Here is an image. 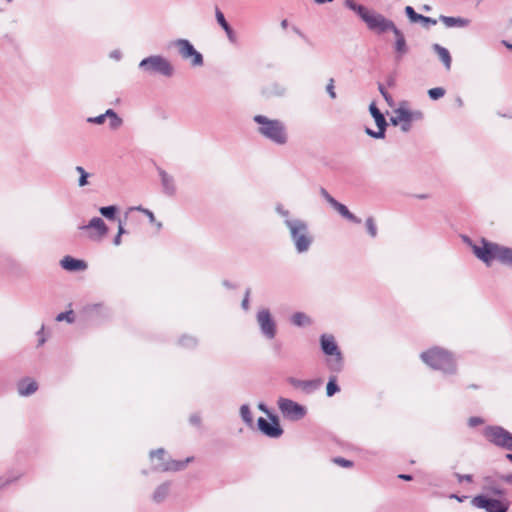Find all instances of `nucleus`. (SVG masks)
I'll list each match as a JSON object with an SVG mask.
<instances>
[{
	"label": "nucleus",
	"instance_id": "obj_38",
	"mask_svg": "<svg viewBox=\"0 0 512 512\" xmlns=\"http://www.w3.org/2000/svg\"><path fill=\"white\" fill-rule=\"evenodd\" d=\"M379 91L382 94V96L385 98V100L388 102L389 105L392 104V97L391 95L384 89L383 85H379Z\"/></svg>",
	"mask_w": 512,
	"mask_h": 512
},
{
	"label": "nucleus",
	"instance_id": "obj_11",
	"mask_svg": "<svg viewBox=\"0 0 512 512\" xmlns=\"http://www.w3.org/2000/svg\"><path fill=\"white\" fill-rule=\"evenodd\" d=\"M278 404L282 414L287 418L298 420L305 415L304 407L290 399L280 398Z\"/></svg>",
	"mask_w": 512,
	"mask_h": 512
},
{
	"label": "nucleus",
	"instance_id": "obj_40",
	"mask_svg": "<svg viewBox=\"0 0 512 512\" xmlns=\"http://www.w3.org/2000/svg\"><path fill=\"white\" fill-rule=\"evenodd\" d=\"M106 113L95 118H90L89 121L97 124H102L105 121Z\"/></svg>",
	"mask_w": 512,
	"mask_h": 512
},
{
	"label": "nucleus",
	"instance_id": "obj_7",
	"mask_svg": "<svg viewBox=\"0 0 512 512\" xmlns=\"http://www.w3.org/2000/svg\"><path fill=\"white\" fill-rule=\"evenodd\" d=\"M471 504L479 509H484L486 512H507L510 503L502 495L499 498L478 495L471 500Z\"/></svg>",
	"mask_w": 512,
	"mask_h": 512
},
{
	"label": "nucleus",
	"instance_id": "obj_26",
	"mask_svg": "<svg viewBox=\"0 0 512 512\" xmlns=\"http://www.w3.org/2000/svg\"><path fill=\"white\" fill-rule=\"evenodd\" d=\"M405 12L411 22L415 23L423 19V15L416 13L411 6H407L405 8Z\"/></svg>",
	"mask_w": 512,
	"mask_h": 512
},
{
	"label": "nucleus",
	"instance_id": "obj_44",
	"mask_svg": "<svg viewBox=\"0 0 512 512\" xmlns=\"http://www.w3.org/2000/svg\"><path fill=\"white\" fill-rule=\"evenodd\" d=\"M224 30H225V32H226V34H227L228 38H229L230 40H234V32H233V30L231 29V27L228 25V28H227V29H224Z\"/></svg>",
	"mask_w": 512,
	"mask_h": 512
},
{
	"label": "nucleus",
	"instance_id": "obj_29",
	"mask_svg": "<svg viewBox=\"0 0 512 512\" xmlns=\"http://www.w3.org/2000/svg\"><path fill=\"white\" fill-rule=\"evenodd\" d=\"M445 94V90L441 87L432 88L428 91V95L431 99L437 100L443 97Z\"/></svg>",
	"mask_w": 512,
	"mask_h": 512
},
{
	"label": "nucleus",
	"instance_id": "obj_50",
	"mask_svg": "<svg viewBox=\"0 0 512 512\" xmlns=\"http://www.w3.org/2000/svg\"><path fill=\"white\" fill-rule=\"evenodd\" d=\"M290 383L294 386H299L300 385V382L299 381H296L294 379H290Z\"/></svg>",
	"mask_w": 512,
	"mask_h": 512
},
{
	"label": "nucleus",
	"instance_id": "obj_47",
	"mask_svg": "<svg viewBox=\"0 0 512 512\" xmlns=\"http://www.w3.org/2000/svg\"><path fill=\"white\" fill-rule=\"evenodd\" d=\"M67 317V315L65 313H60L58 316H57V320L58 321H62L64 320L65 318Z\"/></svg>",
	"mask_w": 512,
	"mask_h": 512
},
{
	"label": "nucleus",
	"instance_id": "obj_35",
	"mask_svg": "<svg viewBox=\"0 0 512 512\" xmlns=\"http://www.w3.org/2000/svg\"><path fill=\"white\" fill-rule=\"evenodd\" d=\"M168 492V487L166 485H162L161 487H159L157 489V491L155 492V495H154V498L157 500V501H160L161 499H163L165 497V495L167 494Z\"/></svg>",
	"mask_w": 512,
	"mask_h": 512
},
{
	"label": "nucleus",
	"instance_id": "obj_12",
	"mask_svg": "<svg viewBox=\"0 0 512 512\" xmlns=\"http://www.w3.org/2000/svg\"><path fill=\"white\" fill-rule=\"evenodd\" d=\"M175 44L184 59H191V63L194 66L202 65V55L194 49L193 45L188 40L180 39L177 40Z\"/></svg>",
	"mask_w": 512,
	"mask_h": 512
},
{
	"label": "nucleus",
	"instance_id": "obj_53",
	"mask_svg": "<svg viewBox=\"0 0 512 512\" xmlns=\"http://www.w3.org/2000/svg\"><path fill=\"white\" fill-rule=\"evenodd\" d=\"M8 2H11L12 0H7Z\"/></svg>",
	"mask_w": 512,
	"mask_h": 512
},
{
	"label": "nucleus",
	"instance_id": "obj_14",
	"mask_svg": "<svg viewBox=\"0 0 512 512\" xmlns=\"http://www.w3.org/2000/svg\"><path fill=\"white\" fill-rule=\"evenodd\" d=\"M369 111H370L372 117L374 118V120L376 122V125L378 127V131L375 132L373 130L367 129L366 130L367 134H369L370 136H372L374 138H383L384 134H385V129H386V126H387L385 117L380 112V110L377 108L375 103H371L370 104Z\"/></svg>",
	"mask_w": 512,
	"mask_h": 512
},
{
	"label": "nucleus",
	"instance_id": "obj_46",
	"mask_svg": "<svg viewBox=\"0 0 512 512\" xmlns=\"http://www.w3.org/2000/svg\"><path fill=\"white\" fill-rule=\"evenodd\" d=\"M458 479L459 481H463V480H466V481H472V476L471 475H465V476H462V475H458Z\"/></svg>",
	"mask_w": 512,
	"mask_h": 512
},
{
	"label": "nucleus",
	"instance_id": "obj_2",
	"mask_svg": "<svg viewBox=\"0 0 512 512\" xmlns=\"http://www.w3.org/2000/svg\"><path fill=\"white\" fill-rule=\"evenodd\" d=\"M345 6L353 10L371 31L382 34L394 29V23L383 15L376 13L363 5L357 4L354 0H345Z\"/></svg>",
	"mask_w": 512,
	"mask_h": 512
},
{
	"label": "nucleus",
	"instance_id": "obj_34",
	"mask_svg": "<svg viewBox=\"0 0 512 512\" xmlns=\"http://www.w3.org/2000/svg\"><path fill=\"white\" fill-rule=\"evenodd\" d=\"M333 462L341 467L350 468L353 466V463L350 460L344 459L342 457H336L333 459Z\"/></svg>",
	"mask_w": 512,
	"mask_h": 512
},
{
	"label": "nucleus",
	"instance_id": "obj_9",
	"mask_svg": "<svg viewBox=\"0 0 512 512\" xmlns=\"http://www.w3.org/2000/svg\"><path fill=\"white\" fill-rule=\"evenodd\" d=\"M140 67L149 73H158L164 76H171L173 67L169 61L160 56H151L141 61Z\"/></svg>",
	"mask_w": 512,
	"mask_h": 512
},
{
	"label": "nucleus",
	"instance_id": "obj_45",
	"mask_svg": "<svg viewBox=\"0 0 512 512\" xmlns=\"http://www.w3.org/2000/svg\"><path fill=\"white\" fill-rule=\"evenodd\" d=\"M398 478H399V479H402V480H405V481H410V480H412V476H411V475H408V474H400V475H398Z\"/></svg>",
	"mask_w": 512,
	"mask_h": 512
},
{
	"label": "nucleus",
	"instance_id": "obj_18",
	"mask_svg": "<svg viewBox=\"0 0 512 512\" xmlns=\"http://www.w3.org/2000/svg\"><path fill=\"white\" fill-rule=\"evenodd\" d=\"M61 266L67 271H83L87 268V263L71 256H65L61 260Z\"/></svg>",
	"mask_w": 512,
	"mask_h": 512
},
{
	"label": "nucleus",
	"instance_id": "obj_48",
	"mask_svg": "<svg viewBox=\"0 0 512 512\" xmlns=\"http://www.w3.org/2000/svg\"><path fill=\"white\" fill-rule=\"evenodd\" d=\"M281 27H282L283 29H286V28L288 27V21H287L286 19L282 20V22H281Z\"/></svg>",
	"mask_w": 512,
	"mask_h": 512
},
{
	"label": "nucleus",
	"instance_id": "obj_52",
	"mask_svg": "<svg viewBox=\"0 0 512 512\" xmlns=\"http://www.w3.org/2000/svg\"><path fill=\"white\" fill-rule=\"evenodd\" d=\"M247 303H248L247 299H244V301H243V306H244V307H246V306H247Z\"/></svg>",
	"mask_w": 512,
	"mask_h": 512
},
{
	"label": "nucleus",
	"instance_id": "obj_31",
	"mask_svg": "<svg viewBox=\"0 0 512 512\" xmlns=\"http://www.w3.org/2000/svg\"><path fill=\"white\" fill-rule=\"evenodd\" d=\"M76 171L80 174L79 185L85 186L87 184V178H88L89 174L81 166H77Z\"/></svg>",
	"mask_w": 512,
	"mask_h": 512
},
{
	"label": "nucleus",
	"instance_id": "obj_10",
	"mask_svg": "<svg viewBox=\"0 0 512 512\" xmlns=\"http://www.w3.org/2000/svg\"><path fill=\"white\" fill-rule=\"evenodd\" d=\"M486 439L497 445L512 450V434L501 427H488L484 431Z\"/></svg>",
	"mask_w": 512,
	"mask_h": 512
},
{
	"label": "nucleus",
	"instance_id": "obj_33",
	"mask_svg": "<svg viewBox=\"0 0 512 512\" xmlns=\"http://www.w3.org/2000/svg\"><path fill=\"white\" fill-rule=\"evenodd\" d=\"M240 412H241V416L242 418L248 422V423H251L252 422V414H251V411L249 409L248 406H242L241 409H240Z\"/></svg>",
	"mask_w": 512,
	"mask_h": 512
},
{
	"label": "nucleus",
	"instance_id": "obj_27",
	"mask_svg": "<svg viewBox=\"0 0 512 512\" xmlns=\"http://www.w3.org/2000/svg\"><path fill=\"white\" fill-rule=\"evenodd\" d=\"M100 213L104 217H106L110 220H113L115 218L116 207L115 206L102 207V208H100Z\"/></svg>",
	"mask_w": 512,
	"mask_h": 512
},
{
	"label": "nucleus",
	"instance_id": "obj_37",
	"mask_svg": "<svg viewBox=\"0 0 512 512\" xmlns=\"http://www.w3.org/2000/svg\"><path fill=\"white\" fill-rule=\"evenodd\" d=\"M483 422H484L483 419L480 417H471L468 420V424L470 427L479 426V425L483 424Z\"/></svg>",
	"mask_w": 512,
	"mask_h": 512
},
{
	"label": "nucleus",
	"instance_id": "obj_28",
	"mask_svg": "<svg viewBox=\"0 0 512 512\" xmlns=\"http://www.w3.org/2000/svg\"><path fill=\"white\" fill-rule=\"evenodd\" d=\"M339 390L336 384V378L332 377L327 383L326 393L328 396H333Z\"/></svg>",
	"mask_w": 512,
	"mask_h": 512
},
{
	"label": "nucleus",
	"instance_id": "obj_43",
	"mask_svg": "<svg viewBox=\"0 0 512 512\" xmlns=\"http://www.w3.org/2000/svg\"><path fill=\"white\" fill-rule=\"evenodd\" d=\"M139 210H141L142 212H144V213L149 217V219H150V221H151V222H154V221H155L154 214H153L151 211H149V210H147V209H141V208H139Z\"/></svg>",
	"mask_w": 512,
	"mask_h": 512
},
{
	"label": "nucleus",
	"instance_id": "obj_19",
	"mask_svg": "<svg viewBox=\"0 0 512 512\" xmlns=\"http://www.w3.org/2000/svg\"><path fill=\"white\" fill-rule=\"evenodd\" d=\"M330 205H331V206H332V207H333V208H334V209H335V210H336L340 215H342L344 218L348 219L349 221H352V222L357 223V224L361 223V219H359V218H358V217H356L354 214H352L344 204H342V203L338 202V201H337V200H335V199H331V200H330Z\"/></svg>",
	"mask_w": 512,
	"mask_h": 512
},
{
	"label": "nucleus",
	"instance_id": "obj_24",
	"mask_svg": "<svg viewBox=\"0 0 512 512\" xmlns=\"http://www.w3.org/2000/svg\"><path fill=\"white\" fill-rule=\"evenodd\" d=\"M292 322L296 326H304L310 323V319L304 313L298 312L292 316Z\"/></svg>",
	"mask_w": 512,
	"mask_h": 512
},
{
	"label": "nucleus",
	"instance_id": "obj_23",
	"mask_svg": "<svg viewBox=\"0 0 512 512\" xmlns=\"http://www.w3.org/2000/svg\"><path fill=\"white\" fill-rule=\"evenodd\" d=\"M391 31H393L395 38H396V42H395L396 51L400 54L406 53V51H407L406 41H405L403 34L396 28L395 25H394V29H391Z\"/></svg>",
	"mask_w": 512,
	"mask_h": 512
},
{
	"label": "nucleus",
	"instance_id": "obj_6",
	"mask_svg": "<svg viewBox=\"0 0 512 512\" xmlns=\"http://www.w3.org/2000/svg\"><path fill=\"white\" fill-rule=\"evenodd\" d=\"M164 449H157L150 452V458L156 469L162 471H179L193 461V457H187L184 461L168 459Z\"/></svg>",
	"mask_w": 512,
	"mask_h": 512
},
{
	"label": "nucleus",
	"instance_id": "obj_21",
	"mask_svg": "<svg viewBox=\"0 0 512 512\" xmlns=\"http://www.w3.org/2000/svg\"><path fill=\"white\" fill-rule=\"evenodd\" d=\"M433 49L437 53L439 59L445 65L446 69L449 70L451 68L452 63L449 51L446 48L440 46L439 44H434Z\"/></svg>",
	"mask_w": 512,
	"mask_h": 512
},
{
	"label": "nucleus",
	"instance_id": "obj_5",
	"mask_svg": "<svg viewBox=\"0 0 512 512\" xmlns=\"http://www.w3.org/2000/svg\"><path fill=\"white\" fill-rule=\"evenodd\" d=\"M285 223L290 230L298 252L308 250L312 242V238L309 235L307 225L300 220H287Z\"/></svg>",
	"mask_w": 512,
	"mask_h": 512
},
{
	"label": "nucleus",
	"instance_id": "obj_17",
	"mask_svg": "<svg viewBox=\"0 0 512 512\" xmlns=\"http://www.w3.org/2000/svg\"><path fill=\"white\" fill-rule=\"evenodd\" d=\"M321 348L326 355L334 356L337 364L341 363V353L332 335H322Z\"/></svg>",
	"mask_w": 512,
	"mask_h": 512
},
{
	"label": "nucleus",
	"instance_id": "obj_42",
	"mask_svg": "<svg viewBox=\"0 0 512 512\" xmlns=\"http://www.w3.org/2000/svg\"><path fill=\"white\" fill-rule=\"evenodd\" d=\"M321 194L329 204H330V200L334 199L325 189H321Z\"/></svg>",
	"mask_w": 512,
	"mask_h": 512
},
{
	"label": "nucleus",
	"instance_id": "obj_36",
	"mask_svg": "<svg viewBox=\"0 0 512 512\" xmlns=\"http://www.w3.org/2000/svg\"><path fill=\"white\" fill-rule=\"evenodd\" d=\"M326 90L332 99L336 98V93L334 90V79L329 80Z\"/></svg>",
	"mask_w": 512,
	"mask_h": 512
},
{
	"label": "nucleus",
	"instance_id": "obj_32",
	"mask_svg": "<svg viewBox=\"0 0 512 512\" xmlns=\"http://www.w3.org/2000/svg\"><path fill=\"white\" fill-rule=\"evenodd\" d=\"M215 15L217 22L221 25V27L223 29H227L229 24L225 20L224 14L218 8H216Z\"/></svg>",
	"mask_w": 512,
	"mask_h": 512
},
{
	"label": "nucleus",
	"instance_id": "obj_1",
	"mask_svg": "<svg viewBox=\"0 0 512 512\" xmlns=\"http://www.w3.org/2000/svg\"><path fill=\"white\" fill-rule=\"evenodd\" d=\"M472 250L475 256L488 266L497 260L512 267V248L481 239L479 244L472 245Z\"/></svg>",
	"mask_w": 512,
	"mask_h": 512
},
{
	"label": "nucleus",
	"instance_id": "obj_30",
	"mask_svg": "<svg viewBox=\"0 0 512 512\" xmlns=\"http://www.w3.org/2000/svg\"><path fill=\"white\" fill-rule=\"evenodd\" d=\"M366 227L371 237H375L377 235V228L373 218L369 217L366 220Z\"/></svg>",
	"mask_w": 512,
	"mask_h": 512
},
{
	"label": "nucleus",
	"instance_id": "obj_13",
	"mask_svg": "<svg viewBox=\"0 0 512 512\" xmlns=\"http://www.w3.org/2000/svg\"><path fill=\"white\" fill-rule=\"evenodd\" d=\"M81 229L84 230L87 237L92 240H100L108 232L105 222L99 217L91 219V221L87 225L82 226Z\"/></svg>",
	"mask_w": 512,
	"mask_h": 512
},
{
	"label": "nucleus",
	"instance_id": "obj_3",
	"mask_svg": "<svg viewBox=\"0 0 512 512\" xmlns=\"http://www.w3.org/2000/svg\"><path fill=\"white\" fill-rule=\"evenodd\" d=\"M254 121L259 125L258 131L262 136L279 145H283L287 142V131L281 121L269 119L263 115H256Z\"/></svg>",
	"mask_w": 512,
	"mask_h": 512
},
{
	"label": "nucleus",
	"instance_id": "obj_20",
	"mask_svg": "<svg viewBox=\"0 0 512 512\" xmlns=\"http://www.w3.org/2000/svg\"><path fill=\"white\" fill-rule=\"evenodd\" d=\"M18 390L21 395H30L37 390V383L31 379H24L19 382Z\"/></svg>",
	"mask_w": 512,
	"mask_h": 512
},
{
	"label": "nucleus",
	"instance_id": "obj_39",
	"mask_svg": "<svg viewBox=\"0 0 512 512\" xmlns=\"http://www.w3.org/2000/svg\"><path fill=\"white\" fill-rule=\"evenodd\" d=\"M419 22H421L424 26L436 25L437 24V20L436 19H433V18H430V17H426V16H423V19H421Z\"/></svg>",
	"mask_w": 512,
	"mask_h": 512
},
{
	"label": "nucleus",
	"instance_id": "obj_16",
	"mask_svg": "<svg viewBox=\"0 0 512 512\" xmlns=\"http://www.w3.org/2000/svg\"><path fill=\"white\" fill-rule=\"evenodd\" d=\"M258 427L265 435L277 438L279 437L283 430L281 429L278 420L275 417H271L269 420L264 418H259Z\"/></svg>",
	"mask_w": 512,
	"mask_h": 512
},
{
	"label": "nucleus",
	"instance_id": "obj_41",
	"mask_svg": "<svg viewBox=\"0 0 512 512\" xmlns=\"http://www.w3.org/2000/svg\"><path fill=\"white\" fill-rule=\"evenodd\" d=\"M123 232H124V229H123L122 225H121V224H119L118 234H117V236L115 237V240H114V243H115L116 245H119V244H120V241H121V235H122V233H123Z\"/></svg>",
	"mask_w": 512,
	"mask_h": 512
},
{
	"label": "nucleus",
	"instance_id": "obj_4",
	"mask_svg": "<svg viewBox=\"0 0 512 512\" xmlns=\"http://www.w3.org/2000/svg\"><path fill=\"white\" fill-rule=\"evenodd\" d=\"M420 357L424 363L433 369L446 372H453L455 370L451 354L441 348H431L423 352Z\"/></svg>",
	"mask_w": 512,
	"mask_h": 512
},
{
	"label": "nucleus",
	"instance_id": "obj_49",
	"mask_svg": "<svg viewBox=\"0 0 512 512\" xmlns=\"http://www.w3.org/2000/svg\"><path fill=\"white\" fill-rule=\"evenodd\" d=\"M502 43H503V44H504L508 49H510V50L512 49V44H511V43H509L508 41L503 40V41H502Z\"/></svg>",
	"mask_w": 512,
	"mask_h": 512
},
{
	"label": "nucleus",
	"instance_id": "obj_51",
	"mask_svg": "<svg viewBox=\"0 0 512 512\" xmlns=\"http://www.w3.org/2000/svg\"><path fill=\"white\" fill-rule=\"evenodd\" d=\"M506 458L512 463V454H507Z\"/></svg>",
	"mask_w": 512,
	"mask_h": 512
},
{
	"label": "nucleus",
	"instance_id": "obj_25",
	"mask_svg": "<svg viewBox=\"0 0 512 512\" xmlns=\"http://www.w3.org/2000/svg\"><path fill=\"white\" fill-rule=\"evenodd\" d=\"M106 115L110 118V125L112 128L116 129L121 125L122 120L116 115V113L113 110H107Z\"/></svg>",
	"mask_w": 512,
	"mask_h": 512
},
{
	"label": "nucleus",
	"instance_id": "obj_15",
	"mask_svg": "<svg viewBox=\"0 0 512 512\" xmlns=\"http://www.w3.org/2000/svg\"><path fill=\"white\" fill-rule=\"evenodd\" d=\"M257 321L262 332L270 339L276 334V326L270 312L267 309L260 310L257 314Z\"/></svg>",
	"mask_w": 512,
	"mask_h": 512
},
{
	"label": "nucleus",
	"instance_id": "obj_22",
	"mask_svg": "<svg viewBox=\"0 0 512 512\" xmlns=\"http://www.w3.org/2000/svg\"><path fill=\"white\" fill-rule=\"evenodd\" d=\"M446 27H464L467 26L469 21L467 19L461 17H448V16H440L439 18Z\"/></svg>",
	"mask_w": 512,
	"mask_h": 512
},
{
	"label": "nucleus",
	"instance_id": "obj_8",
	"mask_svg": "<svg viewBox=\"0 0 512 512\" xmlns=\"http://www.w3.org/2000/svg\"><path fill=\"white\" fill-rule=\"evenodd\" d=\"M423 119L421 111H412L405 107H399L394 111L391 121L394 125H399L405 132L409 131L412 123Z\"/></svg>",
	"mask_w": 512,
	"mask_h": 512
}]
</instances>
